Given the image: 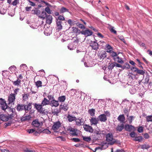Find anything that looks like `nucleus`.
<instances>
[{
	"mask_svg": "<svg viewBox=\"0 0 152 152\" xmlns=\"http://www.w3.org/2000/svg\"><path fill=\"white\" fill-rule=\"evenodd\" d=\"M13 120V119L10 120V121H9L8 122L5 123L4 124L5 128L7 127V126H10L12 123V120Z\"/></svg>",
	"mask_w": 152,
	"mask_h": 152,
	"instance_id": "obj_53",
	"label": "nucleus"
},
{
	"mask_svg": "<svg viewBox=\"0 0 152 152\" xmlns=\"http://www.w3.org/2000/svg\"><path fill=\"white\" fill-rule=\"evenodd\" d=\"M50 105L52 107H56L58 106L59 105V103L58 101H56L54 99L53 100H51L50 101Z\"/></svg>",
	"mask_w": 152,
	"mask_h": 152,
	"instance_id": "obj_17",
	"label": "nucleus"
},
{
	"mask_svg": "<svg viewBox=\"0 0 152 152\" xmlns=\"http://www.w3.org/2000/svg\"><path fill=\"white\" fill-rule=\"evenodd\" d=\"M59 109L61 110H64L66 111L68 109V105L66 104H61L60 105Z\"/></svg>",
	"mask_w": 152,
	"mask_h": 152,
	"instance_id": "obj_15",
	"label": "nucleus"
},
{
	"mask_svg": "<svg viewBox=\"0 0 152 152\" xmlns=\"http://www.w3.org/2000/svg\"><path fill=\"white\" fill-rule=\"evenodd\" d=\"M106 140L109 142V144L113 145L117 142V140L113 138V134L109 133L107 134L106 135Z\"/></svg>",
	"mask_w": 152,
	"mask_h": 152,
	"instance_id": "obj_2",
	"label": "nucleus"
},
{
	"mask_svg": "<svg viewBox=\"0 0 152 152\" xmlns=\"http://www.w3.org/2000/svg\"><path fill=\"white\" fill-rule=\"evenodd\" d=\"M61 126V123L59 121L54 122L52 127V129L55 132L58 131V129Z\"/></svg>",
	"mask_w": 152,
	"mask_h": 152,
	"instance_id": "obj_4",
	"label": "nucleus"
},
{
	"mask_svg": "<svg viewBox=\"0 0 152 152\" xmlns=\"http://www.w3.org/2000/svg\"><path fill=\"white\" fill-rule=\"evenodd\" d=\"M90 46L94 50H97L98 48V44L95 41H91Z\"/></svg>",
	"mask_w": 152,
	"mask_h": 152,
	"instance_id": "obj_14",
	"label": "nucleus"
},
{
	"mask_svg": "<svg viewBox=\"0 0 152 152\" xmlns=\"http://www.w3.org/2000/svg\"><path fill=\"white\" fill-rule=\"evenodd\" d=\"M147 122L152 121V115H148L146 117Z\"/></svg>",
	"mask_w": 152,
	"mask_h": 152,
	"instance_id": "obj_50",
	"label": "nucleus"
},
{
	"mask_svg": "<svg viewBox=\"0 0 152 152\" xmlns=\"http://www.w3.org/2000/svg\"><path fill=\"white\" fill-rule=\"evenodd\" d=\"M52 33L51 29L49 28H47L44 31V34L47 36L50 35Z\"/></svg>",
	"mask_w": 152,
	"mask_h": 152,
	"instance_id": "obj_21",
	"label": "nucleus"
},
{
	"mask_svg": "<svg viewBox=\"0 0 152 152\" xmlns=\"http://www.w3.org/2000/svg\"><path fill=\"white\" fill-rule=\"evenodd\" d=\"M50 103L49 100H48L45 98H44L42 100L41 104L44 106L49 104Z\"/></svg>",
	"mask_w": 152,
	"mask_h": 152,
	"instance_id": "obj_18",
	"label": "nucleus"
},
{
	"mask_svg": "<svg viewBox=\"0 0 152 152\" xmlns=\"http://www.w3.org/2000/svg\"><path fill=\"white\" fill-rule=\"evenodd\" d=\"M33 104L34 106V108H35L37 111L40 114H42L43 115H45L47 114L48 113V111L47 110L43 107V106L41 104L34 103Z\"/></svg>",
	"mask_w": 152,
	"mask_h": 152,
	"instance_id": "obj_1",
	"label": "nucleus"
},
{
	"mask_svg": "<svg viewBox=\"0 0 152 152\" xmlns=\"http://www.w3.org/2000/svg\"><path fill=\"white\" fill-rule=\"evenodd\" d=\"M128 76L129 78H130L132 79L135 78L136 77L135 75L132 73H129L128 74Z\"/></svg>",
	"mask_w": 152,
	"mask_h": 152,
	"instance_id": "obj_54",
	"label": "nucleus"
},
{
	"mask_svg": "<svg viewBox=\"0 0 152 152\" xmlns=\"http://www.w3.org/2000/svg\"><path fill=\"white\" fill-rule=\"evenodd\" d=\"M31 105V103H29L27 105L24 104V106H25L24 110H25V111H28L29 110H30L32 108Z\"/></svg>",
	"mask_w": 152,
	"mask_h": 152,
	"instance_id": "obj_27",
	"label": "nucleus"
},
{
	"mask_svg": "<svg viewBox=\"0 0 152 152\" xmlns=\"http://www.w3.org/2000/svg\"><path fill=\"white\" fill-rule=\"evenodd\" d=\"M75 129V128L70 126H68L66 128V130L69 131L70 133L72 132H74V130Z\"/></svg>",
	"mask_w": 152,
	"mask_h": 152,
	"instance_id": "obj_44",
	"label": "nucleus"
},
{
	"mask_svg": "<svg viewBox=\"0 0 152 152\" xmlns=\"http://www.w3.org/2000/svg\"><path fill=\"white\" fill-rule=\"evenodd\" d=\"M72 32L75 34H78L81 33V31L77 28L73 27L72 28Z\"/></svg>",
	"mask_w": 152,
	"mask_h": 152,
	"instance_id": "obj_24",
	"label": "nucleus"
},
{
	"mask_svg": "<svg viewBox=\"0 0 152 152\" xmlns=\"http://www.w3.org/2000/svg\"><path fill=\"white\" fill-rule=\"evenodd\" d=\"M32 124L34 127L39 128L42 125V122H39L38 119H36L33 121Z\"/></svg>",
	"mask_w": 152,
	"mask_h": 152,
	"instance_id": "obj_5",
	"label": "nucleus"
},
{
	"mask_svg": "<svg viewBox=\"0 0 152 152\" xmlns=\"http://www.w3.org/2000/svg\"><path fill=\"white\" fill-rule=\"evenodd\" d=\"M46 18V22L47 24H50L52 22L53 18L51 15H47Z\"/></svg>",
	"mask_w": 152,
	"mask_h": 152,
	"instance_id": "obj_23",
	"label": "nucleus"
},
{
	"mask_svg": "<svg viewBox=\"0 0 152 152\" xmlns=\"http://www.w3.org/2000/svg\"><path fill=\"white\" fill-rule=\"evenodd\" d=\"M124 125L123 124L121 125H118L116 128V131L119 132H121L124 129Z\"/></svg>",
	"mask_w": 152,
	"mask_h": 152,
	"instance_id": "obj_26",
	"label": "nucleus"
},
{
	"mask_svg": "<svg viewBox=\"0 0 152 152\" xmlns=\"http://www.w3.org/2000/svg\"><path fill=\"white\" fill-rule=\"evenodd\" d=\"M64 20L65 18L62 15H59L58 18V19H56V20Z\"/></svg>",
	"mask_w": 152,
	"mask_h": 152,
	"instance_id": "obj_58",
	"label": "nucleus"
},
{
	"mask_svg": "<svg viewBox=\"0 0 152 152\" xmlns=\"http://www.w3.org/2000/svg\"><path fill=\"white\" fill-rule=\"evenodd\" d=\"M42 132L44 133H45L48 134H50L51 133V132L47 129H44Z\"/></svg>",
	"mask_w": 152,
	"mask_h": 152,
	"instance_id": "obj_59",
	"label": "nucleus"
},
{
	"mask_svg": "<svg viewBox=\"0 0 152 152\" xmlns=\"http://www.w3.org/2000/svg\"><path fill=\"white\" fill-rule=\"evenodd\" d=\"M130 135L132 137H135L136 136V134L133 131L130 134Z\"/></svg>",
	"mask_w": 152,
	"mask_h": 152,
	"instance_id": "obj_60",
	"label": "nucleus"
},
{
	"mask_svg": "<svg viewBox=\"0 0 152 152\" xmlns=\"http://www.w3.org/2000/svg\"><path fill=\"white\" fill-rule=\"evenodd\" d=\"M118 120L122 124L124 122L125 118L123 114L120 115L118 118Z\"/></svg>",
	"mask_w": 152,
	"mask_h": 152,
	"instance_id": "obj_25",
	"label": "nucleus"
},
{
	"mask_svg": "<svg viewBox=\"0 0 152 152\" xmlns=\"http://www.w3.org/2000/svg\"><path fill=\"white\" fill-rule=\"evenodd\" d=\"M83 138L84 140L87 142L90 141L91 140V139L90 137L83 136Z\"/></svg>",
	"mask_w": 152,
	"mask_h": 152,
	"instance_id": "obj_46",
	"label": "nucleus"
},
{
	"mask_svg": "<svg viewBox=\"0 0 152 152\" xmlns=\"http://www.w3.org/2000/svg\"><path fill=\"white\" fill-rule=\"evenodd\" d=\"M130 68V65L128 63H126L124 64L122 67L123 69H129Z\"/></svg>",
	"mask_w": 152,
	"mask_h": 152,
	"instance_id": "obj_52",
	"label": "nucleus"
},
{
	"mask_svg": "<svg viewBox=\"0 0 152 152\" xmlns=\"http://www.w3.org/2000/svg\"><path fill=\"white\" fill-rule=\"evenodd\" d=\"M109 53L110 54V55L112 57L113 60H115V58L118 56L117 53L113 51H112L111 52H110Z\"/></svg>",
	"mask_w": 152,
	"mask_h": 152,
	"instance_id": "obj_31",
	"label": "nucleus"
},
{
	"mask_svg": "<svg viewBox=\"0 0 152 152\" xmlns=\"http://www.w3.org/2000/svg\"><path fill=\"white\" fill-rule=\"evenodd\" d=\"M107 56V53L106 52L104 51H102L99 53V58L100 59H103L105 58Z\"/></svg>",
	"mask_w": 152,
	"mask_h": 152,
	"instance_id": "obj_16",
	"label": "nucleus"
},
{
	"mask_svg": "<svg viewBox=\"0 0 152 152\" xmlns=\"http://www.w3.org/2000/svg\"><path fill=\"white\" fill-rule=\"evenodd\" d=\"M45 11L48 14L51 13L50 9L48 7H47L45 8Z\"/></svg>",
	"mask_w": 152,
	"mask_h": 152,
	"instance_id": "obj_62",
	"label": "nucleus"
},
{
	"mask_svg": "<svg viewBox=\"0 0 152 152\" xmlns=\"http://www.w3.org/2000/svg\"><path fill=\"white\" fill-rule=\"evenodd\" d=\"M77 130L75 129L74 130V132H72L70 133V134L72 136H77V134L76 132Z\"/></svg>",
	"mask_w": 152,
	"mask_h": 152,
	"instance_id": "obj_61",
	"label": "nucleus"
},
{
	"mask_svg": "<svg viewBox=\"0 0 152 152\" xmlns=\"http://www.w3.org/2000/svg\"><path fill=\"white\" fill-rule=\"evenodd\" d=\"M105 47L107 48L106 51L107 53L111 52L113 50V48L109 44L106 45Z\"/></svg>",
	"mask_w": 152,
	"mask_h": 152,
	"instance_id": "obj_28",
	"label": "nucleus"
},
{
	"mask_svg": "<svg viewBox=\"0 0 152 152\" xmlns=\"http://www.w3.org/2000/svg\"><path fill=\"white\" fill-rule=\"evenodd\" d=\"M47 97L48 98L49 101L50 102L51 100H53L54 99V97L53 96L51 95H49L47 96Z\"/></svg>",
	"mask_w": 152,
	"mask_h": 152,
	"instance_id": "obj_63",
	"label": "nucleus"
},
{
	"mask_svg": "<svg viewBox=\"0 0 152 152\" xmlns=\"http://www.w3.org/2000/svg\"><path fill=\"white\" fill-rule=\"evenodd\" d=\"M60 11L61 13H63L66 12H69V10L66 8L63 7L61 8Z\"/></svg>",
	"mask_w": 152,
	"mask_h": 152,
	"instance_id": "obj_42",
	"label": "nucleus"
},
{
	"mask_svg": "<svg viewBox=\"0 0 152 152\" xmlns=\"http://www.w3.org/2000/svg\"><path fill=\"white\" fill-rule=\"evenodd\" d=\"M31 117L30 115H28L22 117L21 118V120L22 121H24L26 120H29L31 118Z\"/></svg>",
	"mask_w": 152,
	"mask_h": 152,
	"instance_id": "obj_33",
	"label": "nucleus"
},
{
	"mask_svg": "<svg viewBox=\"0 0 152 152\" xmlns=\"http://www.w3.org/2000/svg\"><path fill=\"white\" fill-rule=\"evenodd\" d=\"M124 128L126 131L129 132L134 131L135 130L134 127L132 125H125Z\"/></svg>",
	"mask_w": 152,
	"mask_h": 152,
	"instance_id": "obj_12",
	"label": "nucleus"
},
{
	"mask_svg": "<svg viewBox=\"0 0 152 152\" xmlns=\"http://www.w3.org/2000/svg\"><path fill=\"white\" fill-rule=\"evenodd\" d=\"M115 61H116L118 63L123 64L124 63V61L122 60V58H121L119 57L118 56L116 57L115 60H114Z\"/></svg>",
	"mask_w": 152,
	"mask_h": 152,
	"instance_id": "obj_34",
	"label": "nucleus"
},
{
	"mask_svg": "<svg viewBox=\"0 0 152 152\" xmlns=\"http://www.w3.org/2000/svg\"><path fill=\"white\" fill-rule=\"evenodd\" d=\"M0 102L1 109L4 110L7 107V105L6 102V101L0 98Z\"/></svg>",
	"mask_w": 152,
	"mask_h": 152,
	"instance_id": "obj_6",
	"label": "nucleus"
},
{
	"mask_svg": "<svg viewBox=\"0 0 152 152\" xmlns=\"http://www.w3.org/2000/svg\"><path fill=\"white\" fill-rule=\"evenodd\" d=\"M149 80V76L148 75H147L145 76V81L144 82V83H148Z\"/></svg>",
	"mask_w": 152,
	"mask_h": 152,
	"instance_id": "obj_55",
	"label": "nucleus"
},
{
	"mask_svg": "<svg viewBox=\"0 0 152 152\" xmlns=\"http://www.w3.org/2000/svg\"><path fill=\"white\" fill-rule=\"evenodd\" d=\"M12 83L14 86H18L20 84L21 80L19 79H18L16 81H12Z\"/></svg>",
	"mask_w": 152,
	"mask_h": 152,
	"instance_id": "obj_32",
	"label": "nucleus"
},
{
	"mask_svg": "<svg viewBox=\"0 0 152 152\" xmlns=\"http://www.w3.org/2000/svg\"><path fill=\"white\" fill-rule=\"evenodd\" d=\"M76 25L77 26L80 28L82 29H85L86 27L83 25L82 24L80 23H76Z\"/></svg>",
	"mask_w": 152,
	"mask_h": 152,
	"instance_id": "obj_48",
	"label": "nucleus"
},
{
	"mask_svg": "<svg viewBox=\"0 0 152 152\" xmlns=\"http://www.w3.org/2000/svg\"><path fill=\"white\" fill-rule=\"evenodd\" d=\"M130 93L132 94H134L136 92V88L134 87H132L129 90Z\"/></svg>",
	"mask_w": 152,
	"mask_h": 152,
	"instance_id": "obj_35",
	"label": "nucleus"
},
{
	"mask_svg": "<svg viewBox=\"0 0 152 152\" xmlns=\"http://www.w3.org/2000/svg\"><path fill=\"white\" fill-rule=\"evenodd\" d=\"M62 22L61 21L57 20H56V25L58 29L60 30L62 28V26L61 25Z\"/></svg>",
	"mask_w": 152,
	"mask_h": 152,
	"instance_id": "obj_19",
	"label": "nucleus"
},
{
	"mask_svg": "<svg viewBox=\"0 0 152 152\" xmlns=\"http://www.w3.org/2000/svg\"><path fill=\"white\" fill-rule=\"evenodd\" d=\"M32 11L33 12L32 14L36 15L38 16L40 14V11L37 9L32 10Z\"/></svg>",
	"mask_w": 152,
	"mask_h": 152,
	"instance_id": "obj_40",
	"label": "nucleus"
},
{
	"mask_svg": "<svg viewBox=\"0 0 152 152\" xmlns=\"http://www.w3.org/2000/svg\"><path fill=\"white\" fill-rule=\"evenodd\" d=\"M13 115L12 114L10 115L4 114L0 115V119L3 121H7L13 120Z\"/></svg>",
	"mask_w": 152,
	"mask_h": 152,
	"instance_id": "obj_3",
	"label": "nucleus"
},
{
	"mask_svg": "<svg viewBox=\"0 0 152 152\" xmlns=\"http://www.w3.org/2000/svg\"><path fill=\"white\" fill-rule=\"evenodd\" d=\"M88 113L91 116H94L95 114V110L94 109H89L88 110Z\"/></svg>",
	"mask_w": 152,
	"mask_h": 152,
	"instance_id": "obj_36",
	"label": "nucleus"
},
{
	"mask_svg": "<svg viewBox=\"0 0 152 152\" xmlns=\"http://www.w3.org/2000/svg\"><path fill=\"white\" fill-rule=\"evenodd\" d=\"M47 16V15L46 12L43 11L39 15V17L44 20L45 19Z\"/></svg>",
	"mask_w": 152,
	"mask_h": 152,
	"instance_id": "obj_29",
	"label": "nucleus"
},
{
	"mask_svg": "<svg viewBox=\"0 0 152 152\" xmlns=\"http://www.w3.org/2000/svg\"><path fill=\"white\" fill-rule=\"evenodd\" d=\"M137 73L141 75H144L145 73V72L143 70H139L138 69Z\"/></svg>",
	"mask_w": 152,
	"mask_h": 152,
	"instance_id": "obj_57",
	"label": "nucleus"
},
{
	"mask_svg": "<svg viewBox=\"0 0 152 152\" xmlns=\"http://www.w3.org/2000/svg\"><path fill=\"white\" fill-rule=\"evenodd\" d=\"M15 96L14 94H10L8 98L9 104L12 103V102H14L15 99Z\"/></svg>",
	"mask_w": 152,
	"mask_h": 152,
	"instance_id": "obj_13",
	"label": "nucleus"
},
{
	"mask_svg": "<svg viewBox=\"0 0 152 152\" xmlns=\"http://www.w3.org/2000/svg\"><path fill=\"white\" fill-rule=\"evenodd\" d=\"M142 140V137L141 136H140L138 137H135V138L133 139V140L138 141V142H141Z\"/></svg>",
	"mask_w": 152,
	"mask_h": 152,
	"instance_id": "obj_41",
	"label": "nucleus"
},
{
	"mask_svg": "<svg viewBox=\"0 0 152 152\" xmlns=\"http://www.w3.org/2000/svg\"><path fill=\"white\" fill-rule=\"evenodd\" d=\"M9 69L10 71H13L16 70V67L14 65L12 66L9 68Z\"/></svg>",
	"mask_w": 152,
	"mask_h": 152,
	"instance_id": "obj_64",
	"label": "nucleus"
},
{
	"mask_svg": "<svg viewBox=\"0 0 152 152\" xmlns=\"http://www.w3.org/2000/svg\"><path fill=\"white\" fill-rule=\"evenodd\" d=\"M83 128L86 131L92 133L94 131L92 127L91 126L87 124L83 125Z\"/></svg>",
	"mask_w": 152,
	"mask_h": 152,
	"instance_id": "obj_11",
	"label": "nucleus"
},
{
	"mask_svg": "<svg viewBox=\"0 0 152 152\" xmlns=\"http://www.w3.org/2000/svg\"><path fill=\"white\" fill-rule=\"evenodd\" d=\"M109 65L108 66V69L110 70L112 69L115 66L114 62L111 63H109Z\"/></svg>",
	"mask_w": 152,
	"mask_h": 152,
	"instance_id": "obj_43",
	"label": "nucleus"
},
{
	"mask_svg": "<svg viewBox=\"0 0 152 152\" xmlns=\"http://www.w3.org/2000/svg\"><path fill=\"white\" fill-rule=\"evenodd\" d=\"M99 121L102 122H105L107 120L106 115L104 114H102L99 115L98 117Z\"/></svg>",
	"mask_w": 152,
	"mask_h": 152,
	"instance_id": "obj_10",
	"label": "nucleus"
},
{
	"mask_svg": "<svg viewBox=\"0 0 152 152\" xmlns=\"http://www.w3.org/2000/svg\"><path fill=\"white\" fill-rule=\"evenodd\" d=\"M25 108L24 104H18L17 105V110L18 111H21L24 110Z\"/></svg>",
	"mask_w": 152,
	"mask_h": 152,
	"instance_id": "obj_22",
	"label": "nucleus"
},
{
	"mask_svg": "<svg viewBox=\"0 0 152 152\" xmlns=\"http://www.w3.org/2000/svg\"><path fill=\"white\" fill-rule=\"evenodd\" d=\"M6 10L5 9L2 7H0V14L4 15L5 14Z\"/></svg>",
	"mask_w": 152,
	"mask_h": 152,
	"instance_id": "obj_51",
	"label": "nucleus"
},
{
	"mask_svg": "<svg viewBox=\"0 0 152 152\" xmlns=\"http://www.w3.org/2000/svg\"><path fill=\"white\" fill-rule=\"evenodd\" d=\"M90 124L91 126L94 125L96 126L99 123V120L98 118H96L94 117H91L90 119Z\"/></svg>",
	"mask_w": 152,
	"mask_h": 152,
	"instance_id": "obj_9",
	"label": "nucleus"
},
{
	"mask_svg": "<svg viewBox=\"0 0 152 152\" xmlns=\"http://www.w3.org/2000/svg\"><path fill=\"white\" fill-rule=\"evenodd\" d=\"M29 94H24L23 95V100L26 101L28 99Z\"/></svg>",
	"mask_w": 152,
	"mask_h": 152,
	"instance_id": "obj_45",
	"label": "nucleus"
},
{
	"mask_svg": "<svg viewBox=\"0 0 152 152\" xmlns=\"http://www.w3.org/2000/svg\"><path fill=\"white\" fill-rule=\"evenodd\" d=\"M66 99V97L65 96H59L58 98V101L61 102H64Z\"/></svg>",
	"mask_w": 152,
	"mask_h": 152,
	"instance_id": "obj_30",
	"label": "nucleus"
},
{
	"mask_svg": "<svg viewBox=\"0 0 152 152\" xmlns=\"http://www.w3.org/2000/svg\"><path fill=\"white\" fill-rule=\"evenodd\" d=\"M81 33L87 37L92 35L93 32L87 29L85 30L82 31Z\"/></svg>",
	"mask_w": 152,
	"mask_h": 152,
	"instance_id": "obj_8",
	"label": "nucleus"
},
{
	"mask_svg": "<svg viewBox=\"0 0 152 152\" xmlns=\"http://www.w3.org/2000/svg\"><path fill=\"white\" fill-rule=\"evenodd\" d=\"M150 146L149 145L144 144L141 146V148L142 149H148L149 148Z\"/></svg>",
	"mask_w": 152,
	"mask_h": 152,
	"instance_id": "obj_56",
	"label": "nucleus"
},
{
	"mask_svg": "<svg viewBox=\"0 0 152 152\" xmlns=\"http://www.w3.org/2000/svg\"><path fill=\"white\" fill-rule=\"evenodd\" d=\"M75 121L76 125L78 126L82 125L84 123L83 119L80 117H79L78 118H76V119H75Z\"/></svg>",
	"mask_w": 152,
	"mask_h": 152,
	"instance_id": "obj_7",
	"label": "nucleus"
},
{
	"mask_svg": "<svg viewBox=\"0 0 152 152\" xmlns=\"http://www.w3.org/2000/svg\"><path fill=\"white\" fill-rule=\"evenodd\" d=\"M135 117L133 116H129V115H128V117H127V119L130 124H131L132 123Z\"/></svg>",
	"mask_w": 152,
	"mask_h": 152,
	"instance_id": "obj_38",
	"label": "nucleus"
},
{
	"mask_svg": "<svg viewBox=\"0 0 152 152\" xmlns=\"http://www.w3.org/2000/svg\"><path fill=\"white\" fill-rule=\"evenodd\" d=\"M130 110V108L129 109H128L127 108H125L124 109V113L127 114V117H128V115H129V112Z\"/></svg>",
	"mask_w": 152,
	"mask_h": 152,
	"instance_id": "obj_49",
	"label": "nucleus"
},
{
	"mask_svg": "<svg viewBox=\"0 0 152 152\" xmlns=\"http://www.w3.org/2000/svg\"><path fill=\"white\" fill-rule=\"evenodd\" d=\"M35 84L36 86L38 88L42 86V83L40 81H37L35 82Z\"/></svg>",
	"mask_w": 152,
	"mask_h": 152,
	"instance_id": "obj_47",
	"label": "nucleus"
},
{
	"mask_svg": "<svg viewBox=\"0 0 152 152\" xmlns=\"http://www.w3.org/2000/svg\"><path fill=\"white\" fill-rule=\"evenodd\" d=\"M108 28H109L111 32L113 33L114 34H116V31L114 29V27L110 25H108Z\"/></svg>",
	"mask_w": 152,
	"mask_h": 152,
	"instance_id": "obj_39",
	"label": "nucleus"
},
{
	"mask_svg": "<svg viewBox=\"0 0 152 152\" xmlns=\"http://www.w3.org/2000/svg\"><path fill=\"white\" fill-rule=\"evenodd\" d=\"M67 118L68 121L69 122H72L73 121H75L76 119V117L75 116H73L72 115H68Z\"/></svg>",
	"mask_w": 152,
	"mask_h": 152,
	"instance_id": "obj_20",
	"label": "nucleus"
},
{
	"mask_svg": "<svg viewBox=\"0 0 152 152\" xmlns=\"http://www.w3.org/2000/svg\"><path fill=\"white\" fill-rule=\"evenodd\" d=\"M27 67L26 65V64H22L20 66V69L21 71H25L27 70Z\"/></svg>",
	"mask_w": 152,
	"mask_h": 152,
	"instance_id": "obj_37",
	"label": "nucleus"
}]
</instances>
